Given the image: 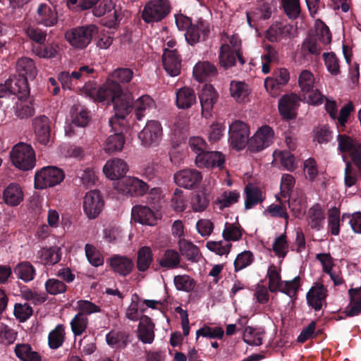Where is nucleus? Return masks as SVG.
<instances>
[{"label":"nucleus","mask_w":361,"mask_h":361,"mask_svg":"<svg viewBox=\"0 0 361 361\" xmlns=\"http://www.w3.org/2000/svg\"><path fill=\"white\" fill-rule=\"evenodd\" d=\"M133 77V71L128 68H118L107 78L106 81L98 90L90 92L96 102H106L114 104L115 114L109 123L114 126L116 121H123L131 106V94L125 92L126 86Z\"/></svg>","instance_id":"f257e3e1"},{"label":"nucleus","mask_w":361,"mask_h":361,"mask_svg":"<svg viewBox=\"0 0 361 361\" xmlns=\"http://www.w3.org/2000/svg\"><path fill=\"white\" fill-rule=\"evenodd\" d=\"M98 32V27L95 25L90 24L68 29L64 35L66 40L71 47L81 50L91 43L92 38Z\"/></svg>","instance_id":"f03ea898"},{"label":"nucleus","mask_w":361,"mask_h":361,"mask_svg":"<svg viewBox=\"0 0 361 361\" xmlns=\"http://www.w3.org/2000/svg\"><path fill=\"white\" fill-rule=\"evenodd\" d=\"M10 158L13 165L22 171L32 169L36 163L35 153L31 145L19 142L10 152Z\"/></svg>","instance_id":"7ed1b4c3"},{"label":"nucleus","mask_w":361,"mask_h":361,"mask_svg":"<svg viewBox=\"0 0 361 361\" xmlns=\"http://www.w3.org/2000/svg\"><path fill=\"white\" fill-rule=\"evenodd\" d=\"M65 178L63 171L56 166H47L36 171L34 185L36 189L43 190L61 183Z\"/></svg>","instance_id":"20e7f679"},{"label":"nucleus","mask_w":361,"mask_h":361,"mask_svg":"<svg viewBox=\"0 0 361 361\" xmlns=\"http://www.w3.org/2000/svg\"><path fill=\"white\" fill-rule=\"evenodd\" d=\"M171 11L168 0H150L147 2L142 11V18L147 23L159 22Z\"/></svg>","instance_id":"39448f33"},{"label":"nucleus","mask_w":361,"mask_h":361,"mask_svg":"<svg viewBox=\"0 0 361 361\" xmlns=\"http://www.w3.org/2000/svg\"><path fill=\"white\" fill-rule=\"evenodd\" d=\"M249 126L244 122L237 120L233 121L228 129V141L233 149L241 150L248 145Z\"/></svg>","instance_id":"423d86ee"},{"label":"nucleus","mask_w":361,"mask_h":361,"mask_svg":"<svg viewBox=\"0 0 361 361\" xmlns=\"http://www.w3.org/2000/svg\"><path fill=\"white\" fill-rule=\"evenodd\" d=\"M274 130L269 126H262L249 140L248 148L251 152H258L269 147L274 141Z\"/></svg>","instance_id":"0eeeda50"},{"label":"nucleus","mask_w":361,"mask_h":361,"mask_svg":"<svg viewBox=\"0 0 361 361\" xmlns=\"http://www.w3.org/2000/svg\"><path fill=\"white\" fill-rule=\"evenodd\" d=\"M149 185L142 180L131 176H126L118 182V190L125 195L130 197L142 196L149 190Z\"/></svg>","instance_id":"6e6552de"},{"label":"nucleus","mask_w":361,"mask_h":361,"mask_svg":"<svg viewBox=\"0 0 361 361\" xmlns=\"http://www.w3.org/2000/svg\"><path fill=\"white\" fill-rule=\"evenodd\" d=\"M210 34V24L200 18L185 33V40L191 46L206 41Z\"/></svg>","instance_id":"1a4fd4ad"},{"label":"nucleus","mask_w":361,"mask_h":361,"mask_svg":"<svg viewBox=\"0 0 361 361\" xmlns=\"http://www.w3.org/2000/svg\"><path fill=\"white\" fill-rule=\"evenodd\" d=\"M289 72L286 68H279L273 73L271 77L264 80V87L269 94L275 97L279 94L282 88L288 82Z\"/></svg>","instance_id":"9d476101"},{"label":"nucleus","mask_w":361,"mask_h":361,"mask_svg":"<svg viewBox=\"0 0 361 361\" xmlns=\"http://www.w3.org/2000/svg\"><path fill=\"white\" fill-rule=\"evenodd\" d=\"M162 128L157 121H149L138 134V137L144 146H156L161 140Z\"/></svg>","instance_id":"9b49d317"},{"label":"nucleus","mask_w":361,"mask_h":361,"mask_svg":"<svg viewBox=\"0 0 361 361\" xmlns=\"http://www.w3.org/2000/svg\"><path fill=\"white\" fill-rule=\"evenodd\" d=\"M195 164L199 168H218L221 170L224 168L225 156L220 152L209 151L207 149L196 156Z\"/></svg>","instance_id":"f8f14e48"},{"label":"nucleus","mask_w":361,"mask_h":361,"mask_svg":"<svg viewBox=\"0 0 361 361\" xmlns=\"http://www.w3.org/2000/svg\"><path fill=\"white\" fill-rule=\"evenodd\" d=\"M104 200L98 190H90L83 198V210L90 219H95L102 211Z\"/></svg>","instance_id":"ddd939ff"},{"label":"nucleus","mask_w":361,"mask_h":361,"mask_svg":"<svg viewBox=\"0 0 361 361\" xmlns=\"http://www.w3.org/2000/svg\"><path fill=\"white\" fill-rule=\"evenodd\" d=\"M202 179V173L196 169H183L174 174L176 183L187 189H191L200 184Z\"/></svg>","instance_id":"4468645a"},{"label":"nucleus","mask_w":361,"mask_h":361,"mask_svg":"<svg viewBox=\"0 0 361 361\" xmlns=\"http://www.w3.org/2000/svg\"><path fill=\"white\" fill-rule=\"evenodd\" d=\"M327 289L322 283H317L312 286L306 294L307 303L314 311L322 309L323 304L326 305Z\"/></svg>","instance_id":"2eb2a0df"},{"label":"nucleus","mask_w":361,"mask_h":361,"mask_svg":"<svg viewBox=\"0 0 361 361\" xmlns=\"http://www.w3.org/2000/svg\"><path fill=\"white\" fill-rule=\"evenodd\" d=\"M300 98L295 94H285L279 101V111L283 119L291 120L296 117Z\"/></svg>","instance_id":"dca6fc26"},{"label":"nucleus","mask_w":361,"mask_h":361,"mask_svg":"<svg viewBox=\"0 0 361 361\" xmlns=\"http://www.w3.org/2000/svg\"><path fill=\"white\" fill-rule=\"evenodd\" d=\"M202 115L207 118L211 116L214 104L217 102L218 94L211 85H204L199 95Z\"/></svg>","instance_id":"f3484780"},{"label":"nucleus","mask_w":361,"mask_h":361,"mask_svg":"<svg viewBox=\"0 0 361 361\" xmlns=\"http://www.w3.org/2000/svg\"><path fill=\"white\" fill-rule=\"evenodd\" d=\"M32 126L36 140L43 145H47L50 141V121L46 116H39L32 121Z\"/></svg>","instance_id":"a211bd4d"},{"label":"nucleus","mask_w":361,"mask_h":361,"mask_svg":"<svg viewBox=\"0 0 361 361\" xmlns=\"http://www.w3.org/2000/svg\"><path fill=\"white\" fill-rule=\"evenodd\" d=\"M293 25L276 22L272 24L266 31V37L271 42H277L282 39L290 38L293 32Z\"/></svg>","instance_id":"6ab92c4d"},{"label":"nucleus","mask_w":361,"mask_h":361,"mask_svg":"<svg viewBox=\"0 0 361 361\" xmlns=\"http://www.w3.org/2000/svg\"><path fill=\"white\" fill-rule=\"evenodd\" d=\"M128 170V164L121 159H113L106 161L103 172L111 180H121Z\"/></svg>","instance_id":"aec40b11"},{"label":"nucleus","mask_w":361,"mask_h":361,"mask_svg":"<svg viewBox=\"0 0 361 361\" xmlns=\"http://www.w3.org/2000/svg\"><path fill=\"white\" fill-rule=\"evenodd\" d=\"M27 81L25 78H20L18 75L8 78L6 81L8 94L16 95L20 100L25 99L30 94Z\"/></svg>","instance_id":"412c9836"},{"label":"nucleus","mask_w":361,"mask_h":361,"mask_svg":"<svg viewBox=\"0 0 361 361\" xmlns=\"http://www.w3.org/2000/svg\"><path fill=\"white\" fill-rule=\"evenodd\" d=\"M124 120L125 118H123V121H122L121 119L119 121H116L114 123V126L109 124L112 130L116 133L114 135H110L107 138L104 147V150L106 152L113 153L116 152H119L123 149L125 143V137L123 135V131H119V130L117 129V126H118L119 127L123 126Z\"/></svg>","instance_id":"4be33fe9"},{"label":"nucleus","mask_w":361,"mask_h":361,"mask_svg":"<svg viewBox=\"0 0 361 361\" xmlns=\"http://www.w3.org/2000/svg\"><path fill=\"white\" fill-rule=\"evenodd\" d=\"M35 20L38 24L52 27L58 23V13L56 9L47 4H40L37 9Z\"/></svg>","instance_id":"5701e85b"},{"label":"nucleus","mask_w":361,"mask_h":361,"mask_svg":"<svg viewBox=\"0 0 361 361\" xmlns=\"http://www.w3.org/2000/svg\"><path fill=\"white\" fill-rule=\"evenodd\" d=\"M163 66L171 76H176L180 72L181 59L176 49H164L163 54Z\"/></svg>","instance_id":"b1692460"},{"label":"nucleus","mask_w":361,"mask_h":361,"mask_svg":"<svg viewBox=\"0 0 361 361\" xmlns=\"http://www.w3.org/2000/svg\"><path fill=\"white\" fill-rule=\"evenodd\" d=\"M132 219L137 223L148 226H154L157 218L154 212L147 206L135 205L132 209Z\"/></svg>","instance_id":"393cba45"},{"label":"nucleus","mask_w":361,"mask_h":361,"mask_svg":"<svg viewBox=\"0 0 361 361\" xmlns=\"http://www.w3.org/2000/svg\"><path fill=\"white\" fill-rule=\"evenodd\" d=\"M154 324L150 317L142 315L140 318L137 329L138 338L144 343H152L154 339Z\"/></svg>","instance_id":"a878e982"},{"label":"nucleus","mask_w":361,"mask_h":361,"mask_svg":"<svg viewBox=\"0 0 361 361\" xmlns=\"http://www.w3.org/2000/svg\"><path fill=\"white\" fill-rule=\"evenodd\" d=\"M16 70L20 78L33 80L37 75V71L34 61L28 57L18 59L16 64Z\"/></svg>","instance_id":"bb28decb"},{"label":"nucleus","mask_w":361,"mask_h":361,"mask_svg":"<svg viewBox=\"0 0 361 361\" xmlns=\"http://www.w3.org/2000/svg\"><path fill=\"white\" fill-rule=\"evenodd\" d=\"M176 96V104L178 109H189L197 102L195 91L188 87H183L177 90Z\"/></svg>","instance_id":"cd10ccee"},{"label":"nucleus","mask_w":361,"mask_h":361,"mask_svg":"<svg viewBox=\"0 0 361 361\" xmlns=\"http://www.w3.org/2000/svg\"><path fill=\"white\" fill-rule=\"evenodd\" d=\"M288 198V207L293 212V216L296 218L302 216L306 208V197L305 193L300 190H296Z\"/></svg>","instance_id":"c85d7f7f"},{"label":"nucleus","mask_w":361,"mask_h":361,"mask_svg":"<svg viewBox=\"0 0 361 361\" xmlns=\"http://www.w3.org/2000/svg\"><path fill=\"white\" fill-rule=\"evenodd\" d=\"M109 260L113 271L122 276L130 274L134 267L133 261L126 256L116 255Z\"/></svg>","instance_id":"c756f323"},{"label":"nucleus","mask_w":361,"mask_h":361,"mask_svg":"<svg viewBox=\"0 0 361 361\" xmlns=\"http://www.w3.org/2000/svg\"><path fill=\"white\" fill-rule=\"evenodd\" d=\"M3 200L11 207H16L23 200V192L16 183H10L4 190Z\"/></svg>","instance_id":"7c9ffc66"},{"label":"nucleus","mask_w":361,"mask_h":361,"mask_svg":"<svg viewBox=\"0 0 361 361\" xmlns=\"http://www.w3.org/2000/svg\"><path fill=\"white\" fill-rule=\"evenodd\" d=\"M180 259V255L177 250L166 249L157 262L161 268L170 270L179 267Z\"/></svg>","instance_id":"2f4dec72"},{"label":"nucleus","mask_w":361,"mask_h":361,"mask_svg":"<svg viewBox=\"0 0 361 361\" xmlns=\"http://www.w3.org/2000/svg\"><path fill=\"white\" fill-rule=\"evenodd\" d=\"M130 101L131 106L128 114L134 109L135 117L138 121H141L143 118L146 111L151 110L155 105L154 101L149 95H142L135 102H133V98L131 97Z\"/></svg>","instance_id":"473e14b6"},{"label":"nucleus","mask_w":361,"mask_h":361,"mask_svg":"<svg viewBox=\"0 0 361 361\" xmlns=\"http://www.w3.org/2000/svg\"><path fill=\"white\" fill-rule=\"evenodd\" d=\"M307 219L311 228L320 231L323 228L325 214L319 203L314 204L309 209Z\"/></svg>","instance_id":"72a5a7b5"},{"label":"nucleus","mask_w":361,"mask_h":361,"mask_svg":"<svg viewBox=\"0 0 361 361\" xmlns=\"http://www.w3.org/2000/svg\"><path fill=\"white\" fill-rule=\"evenodd\" d=\"M178 245L180 255L185 257L188 261L192 263L200 261L201 257L200 250L192 242L185 238H180L178 242Z\"/></svg>","instance_id":"f704fd0d"},{"label":"nucleus","mask_w":361,"mask_h":361,"mask_svg":"<svg viewBox=\"0 0 361 361\" xmlns=\"http://www.w3.org/2000/svg\"><path fill=\"white\" fill-rule=\"evenodd\" d=\"M245 209H250L264 200L262 190L256 186L247 185L245 188Z\"/></svg>","instance_id":"c9c22d12"},{"label":"nucleus","mask_w":361,"mask_h":361,"mask_svg":"<svg viewBox=\"0 0 361 361\" xmlns=\"http://www.w3.org/2000/svg\"><path fill=\"white\" fill-rule=\"evenodd\" d=\"M264 334L265 331L262 328H254L247 326L245 329L243 340L249 345L259 346L262 344Z\"/></svg>","instance_id":"e433bc0d"},{"label":"nucleus","mask_w":361,"mask_h":361,"mask_svg":"<svg viewBox=\"0 0 361 361\" xmlns=\"http://www.w3.org/2000/svg\"><path fill=\"white\" fill-rule=\"evenodd\" d=\"M128 333L124 331L112 330L106 335V341L112 348H124L128 343Z\"/></svg>","instance_id":"4c0bfd02"},{"label":"nucleus","mask_w":361,"mask_h":361,"mask_svg":"<svg viewBox=\"0 0 361 361\" xmlns=\"http://www.w3.org/2000/svg\"><path fill=\"white\" fill-rule=\"evenodd\" d=\"M14 352L17 357L22 361H41V355L32 350L30 345L27 343L16 344Z\"/></svg>","instance_id":"58836bf2"},{"label":"nucleus","mask_w":361,"mask_h":361,"mask_svg":"<svg viewBox=\"0 0 361 361\" xmlns=\"http://www.w3.org/2000/svg\"><path fill=\"white\" fill-rule=\"evenodd\" d=\"M216 67L208 61L199 62L193 68V75L200 82L204 81L207 77L215 75Z\"/></svg>","instance_id":"ea45409f"},{"label":"nucleus","mask_w":361,"mask_h":361,"mask_svg":"<svg viewBox=\"0 0 361 361\" xmlns=\"http://www.w3.org/2000/svg\"><path fill=\"white\" fill-rule=\"evenodd\" d=\"M95 72L94 69L90 66H82L78 70L73 71V77L78 79L79 81L85 82L83 87L84 90L87 94L90 97V92L93 90H97L96 87H92L90 82H86V79H90L92 77V74Z\"/></svg>","instance_id":"a19ab883"},{"label":"nucleus","mask_w":361,"mask_h":361,"mask_svg":"<svg viewBox=\"0 0 361 361\" xmlns=\"http://www.w3.org/2000/svg\"><path fill=\"white\" fill-rule=\"evenodd\" d=\"M231 95L238 102H245L248 100L250 90L248 85L240 81L232 80L230 84Z\"/></svg>","instance_id":"79ce46f5"},{"label":"nucleus","mask_w":361,"mask_h":361,"mask_svg":"<svg viewBox=\"0 0 361 361\" xmlns=\"http://www.w3.org/2000/svg\"><path fill=\"white\" fill-rule=\"evenodd\" d=\"M17 277L25 282L32 281L35 276V269L27 261L19 262L13 269Z\"/></svg>","instance_id":"37998d69"},{"label":"nucleus","mask_w":361,"mask_h":361,"mask_svg":"<svg viewBox=\"0 0 361 361\" xmlns=\"http://www.w3.org/2000/svg\"><path fill=\"white\" fill-rule=\"evenodd\" d=\"M153 261L152 249L148 246L141 247L137 252V268L140 271H145Z\"/></svg>","instance_id":"c03bdc74"},{"label":"nucleus","mask_w":361,"mask_h":361,"mask_svg":"<svg viewBox=\"0 0 361 361\" xmlns=\"http://www.w3.org/2000/svg\"><path fill=\"white\" fill-rule=\"evenodd\" d=\"M65 326L60 324L49 332L48 335V344L51 349H58L62 346L65 341Z\"/></svg>","instance_id":"a18cd8bd"},{"label":"nucleus","mask_w":361,"mask_h":361,"mask_svg":"<svg viewBox=\"0 0 361 361\" xmlns=\"http://www.w3.org/2000/svg\"><path fill=\"white\" fill-rule=\"evenodd\" d=\"M72 125L85 127L90 121V111L84 106H78L71 111Z\"/></svg>","instance_id":"49530a36"},{"label":"nucleus","mask_w":361,"mask_h":361,"mask_svg":"<svg viewBox=\"0 0 361 361\" xmlns=\"http://www.w3.org/2000/svg\"><path fill=\"white\" fill-rule=\"evenodd\" d=\"M61 258V249L54 246L43 247L40 251V259L45 264L54 265L58 263Z\"/></svg>","instance_id":"de8ad7c7"},{"label":"nucleus","mask_w":361,"mask_h":361,"mask_svg":"<svg viewBox=\"0 0 361 361\" xmlns=\"http://www.w3.org/2000/svg\"><path fill=\"white\" fill-rule=\"evenodd\" d=\"M219 63L227 69L235 63V51L228 44H224L220 47Z\"/></svg>","instance_id":"09e8293b"},{"label":"nucleus","mask_w":361,"mask_h":361,"mask_svg":"<svg viewBox=\"0 0 361 361\" xmlns=\"http://www.w3.org/2000/svg\"><path fill=\"white\" fill-rule=\"evenodd\" d=\"M209 203V194L205 191L195 192L191 197V207L194 212H201L204 211Z\"/></svg>","instance_id":"8fccbe9b"},{"label":"nucleus","mask_w":361,"mask_h":361,"mask_svg":"<svg viewBox=\"0 0 361 361\" xmlns=\"http://www.w3.org/2000/svg\"><path fill=\"white\" fill-rule=\"evenodd\" d=\"M283 12L290 20L297 19L301 13L300 0H280Z\"/></svg>","instance_id":"3c124183"},{"label":"nucleus","mask_w":361,"mask_h":361,"mask_svg":"<svg viewBox=\"0 0 361 361\" xmlns=\"http://www.w3.org/2000/svg\"><path fill=\"white\" fill-rule=\"evenodd\" d=\"M314 76L310 71L303 70L298 76V85L304 93L312 92L314 87Z\"/></svg>","instance_id":"603ef678"},{"label":"nucleus","mask_w":361,"mask_h":361,"mask_svg":"<svg viewBox=\"0 0 361 361\" xmlns=\"http://www.w3.org/2000/svg\"><path fill=\"white\" fill-rule=\"evenodd\" d=\"M70 324L74 336H81L87 328L88 318L82 313H78L72 319Z\"/></svg>","instance_id":"864d4df0"},{"label":"nucleus","mask_w":361,"mask_h":361,"mask_svg":"<svg viewBox=\"0 0 361 361\" xmlns=\"http://www.w3.org/2000/svg\"><path fill=\"white\" fill-rule=\"evenodd\" d=\"M272 11L273 8L271 4L262 1L252 11V17L255 21L266 20L270 18Z\"/></svg>","instance_id":"5fc2aeb1"},{"label":"nucleus","mask_w":361,"mask_h":361,"mask_svg":"<svg viewBox=\"0 0 361 361\" xmlns=\"http://www.w3.org/2000/svg\"><path fill=\"white\" fill-rule=\"evenodd\" d=\"M59 49V46L56 44H40L37 45L33 51L37 56L40 58L50 59L55 57Z\"/></svg>","instance_id":"6e6d98bb"},{"label":"nucleus","mask_w":361,"mask_h":361,"mask_svg":"<svg viewBox=\"0 0 361 361\" xmlns=\"http://www.w3.org/2000/svg\"><path fill=\"white\" fill-rule=\"evenodd\" d=\"M173 283L177 290L188 293L192 291L196 285L195 280L186 274L176 276Z\"/></svg>","instance_id":"4d7b16f0"},{"label":"nucleus","mask_w":361,"mask_h":361,"mask_svg":"<svg viewBox=\"0 0 361 361\" xmlns=\"http://www.w3.org/2000/svg\"><path fill=\"white\" fill-rule=\"evenodd\" d=\"M76 178L80 180V184L85 188L94 185L97 180L95 172L91 168L78 170L76 173Z\"/></svg>","instance_id":"13d9d810"},{"label":"nucleus","mask_w":361,"mask_h":361,"mask_svg":"<svg viewBox=\"0 0 361 361\" xmlns=\"http://www.w3.org/2000/svg\"><path fill=\"white\" fill-rule=\"evenodd\" d=\"M267 277L269 279V290L271 293L277 292L282 286L283 281H281V276L274 264L269 267Z\"/></svg>","instance_id":"bf43d9fd"},{"label":"nucleus","mask_w":361,"mask_h":361,"mask_svg":"<svg viewBox=\"0 0 361 361\" xmlns=\"http://www.w3.org/2000/svg\"><path fill=\"white\" fill-rule=\"evenodd\" d=\"M33 313L32 307L27 302L16 303L14 305L13 314L20 322H26Z\"/></svg>","instance_id":"052dcab7"},{"label":"nucleus","mask_w":361,"mask_h":361,"mask_svg":"<svg viewBox=\"0 0 361 361\" xmlns=\"http://www.w3.org/2000/svg\"><path fill=\"white\" fill-rule=\"evenodd\" d=\"M328 223L331 234L338 235L340 233V210L337 207L329 210Z\"/></svg>","instance_id":"680f3d73"},{"label":"nucleus","mask_w":361,"mask_h":361,"mask_svg":"<svg viewBox=\"0 0 361 361\" xmlns=\"http://www.w3.org/2000/svg\"><path fill=\"white\" fill-rule=\"evenodd\" d=\"M47 293L56 295L65 293L67 290V286L56 279H49L44 284Z\"/></svg>","instance_id":"e2e57ef3"},{"label":"nucleus","mask_w":361,"mask_h":361,"mask_svg":"<svg viewBox=\"0 0 361 361\" xmlns=\"http://www.w3.org/2000/svg\"><path fill=\"white\" fill-rule=\"evenodd\" d=\"M323 59L328 71L333 75L340 73L339 60L334 52H325Z\"/></svg>","instance_id":"0e129e2a"},{"label":"nucleus","mask_w":361,"mask_h":361,"mask_svg":"<svg viewBox=\"0 0 361 361\" xmlns=\"http://www.w3.org/2000/svg\"><path fill=\"white\" fill-rule=\"evenodd\" d=\"M240 198V193L236 190L224 191L221 197L217 200L220 209L231 207L232 204L238 202Z\"/></svg>","instance_id":"69168bd1"},{"label":"nucleus","mask_w":361,"mask_h":361,"mask_svg":"<svg viewBox=\"0 0 361 361\" xmlns=\"http://www.w3.org/2000/svg\"><path fill=\"white\" fill-rule=\"evenodd\" d=\"M300 286V278L299 276H295L293 280L283 282L282 286L278 291H280L289 297H293L297 295L298 289Z\"/></svg>","instance_id":"338daca9"},{"label":"nucleus","mask_w":361,"mask_h":361,"mask_svg":"<svg viewBox=\"0 0 361 361\" xmlns=\"http://www.w3.org/2000/svg\"><path fill=\"white\" fill-rule=\"evenodd\" d=\"M254 261V255L250 251H244L238 254L234 261L235 271L237 272L249 265Z\"/></svg>","instance_id":"774afa93"}]
</instances>
